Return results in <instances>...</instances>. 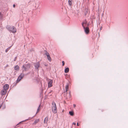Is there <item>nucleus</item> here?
Listing matches in <instances>:
<instances>
[{
    "mask_svg": "<svg viewBox=\"0 0 128 128\" xmlns=\"http://www.w3.org/2000/svg\"><path fill=\"white\" fill-rule=\"evenodd\" d=\"M13 7L14 8V7H15L16 6L15 4H14L13 5Z\"/></svg>",
    "mask_w": 128,
    "mask_h": 128,
    "instance_id": "obj_28",
    "label": "nucleus"
},
{
    "mask_svg": "<svg viewBox=\"0 0 128 128\" xmlns=\"http://www.w3.org/2000/svg\"><path fill=\"white\" fill-rule=\"evenodd\" d=\"M62 66H64V61H63L62 62Z\"/></svg>",
    "mask_w": 128,
    "mask_h": 128,
    "instance_id": "obj_23",
    "label": "nucleus"
},
{
    "mask_svg": "<svg viewBox=\"0 0 128 128\" xmlns=\"http://www.w3.org/2000/svg\"><path fill=\"white\" fill-rule=\"evenodd\" d=\"M45 54H46V55L47 56H48L50 55L47 52H46V53Z\"/></svg>",
    "mask_w": 128,
    "mask_h": 128,
    "instance_id": "obj_22",
    "label": "nucleus"
},
{
    "mask_svg": "<svg viewBox=\"0 0 128 128\" xmlns=\"http://www.w3.org/2000/svg\"><path fill=\"white\" fill-rule=\"evenodd\" d=\"M39 119H36L35 120L34 122V124H36V123H38V122L39 121Z\"/></svg>",
    "mask_w": 128,
    "mask_h": 128,
    "instance_id": "obj_15",
    "label": "nucleus"
},
{
    "mask_svg": "<svg viewBox=\"0 0 128 128\" xmlns=\"http://www.w3.org/2000/svg\"><path fill=\"white\" fill-rule=\"evenodd\" d=\"M77 126H79V124H78V123H77Z\"/></svg>",
    "mask_w": 128,
    "mask_h": 128,
    "instance_id": "obj_29",
    "label": "nucleus"
},
{
    "mask_svg": "<svg viewBox=\"0 0 128 128\" xmlns=\"http://www.w3.org/2000/svg\"><path fill=\"white\" fill-rule=\"evenodd\" d=\"M72 124L75 125L76 124V123L74 122H73Z\"/></svg>",
    "mask_w": 128,
    "mask_h": 128,
    "instance_id": "obj_25",
    "label": "nucleus"
},
{
    "mask_svg": "<svg viewBox=\"0 0 128 128\" xmlns=\"http://www.w3.org/2000/svg\"><path fill=\"white\" fill-rule=\"evenodd\" d=\"M84 30L86 33L88 34L89 33V28L88 27L85 28V27H83Z\"/></svg>",
    "mask_w": 128,
    "mask_h": 128,
    "instance_id": "obj_6",
    "label": "nucleus"
},
{
    "mask_svg": "<svg viewBox=\"0 0 128 128\" xmlns=\"http://www.w3.org/2000/svg\"><path fill=\"white\" fill-rule=\"evenodd\" d=\"M48 120V117H46L44 120V123H47V122Z\"/></svg>",
    "mask_w": 128,
    "mask_h": 128,
    "instance_id": "obj_11",
    "label": "nucleus"
},
{
    "mask_svg": "<svg viewBox=\"0 0 128 128\" xmlns=\"http://www.w3.org/2000/svg\"><path fill=\"white\" fill-rule=\"evenodd\" d=\"M69 71V68H67L65 69L64 70V72L65 73H67Z\"/></svg>",
    "mask_w": 128,
    "mask_h": 128,
    "instance_id": "obj_13",
    "label": "nucleus"
},
{
    "mask_svg": "<svg viewBox=\"0 0 128 128\" xmlns=\"http://www.w3.org/2000/svg\"><path fill=\"white\" fill-rule=\"evenodd\" d=\"M53 80H50L48 83V87L50 88L52 86Z\"/></svg>",
    "mask_w": 128,
    "mask_h": 128,
    "instance_id": "obj_5",
    "label": "nucleus"
},
{
    "mask_svg": "<svg viewBox=\"0 0 128 128\" xmlns=\"http://www.w3.org/2000/svg\"><path fill=\"white\" fill-rule=\"evenodd\" d=\"M68 2L70 6H71L72 4V0H68Z\"/></svg>",
    "mask_w": 128,
    "mask_h": 128,
    "instance_id": "obj_16",
    "label": "nucleus"
},
{
    "mask_svg": "<svg viewBox=\"0 0 128 128\" xmlns=\"http://www.w3.org/2000/svg\"><path fill=\"white\" fill-rule=\"evenodd\" d=\"M67 98H68V97L67 96Z\"/></svg>",
    "mask_w": 128,
    "mask_h": 128,
    "instance_id": "obj_31",
    "label": "nucleus"
},
{
    "mask_svg": "<svg viewBox=\"0 0 128 128\" xmlns=\"http://www.w3.org/2000/svg\"><path fill=\"white\" fill-rule=\"evenodd\" d=\"M8 28L10 30H11L12 32H16V29L14 26L12 27V28H10L8 27Z\"/></svg>",
    "mask_w": 128,
    "mask_h": 128,
    "instance_id": "obj_4",
    "label": "nucleus"
},
{
    "mask_svg": "<svg viewBox=\"0 0 128 128\" xmlns=\"http://www.w3.org/2000/svg\"><path fill=\"white\" fill-rule=\"evenodd\" d=\"M19 66L18 65L16 66L14 68V69L15 70H19Z\"/></svg>",
    "mask_w": 128,
    "mask_h": 128,
    "instance_id": "obj_14",
    "label": "nucleus"
},
{
    "mask_svg": "<svg viewBox=\"0 0 128 128\" xmlns=\"http://www.w3.org/2000/svg\"><path fill=\"white\" fill-rule=\"evenodd\" d=\"M7 92V91L4 90H2L1 91V94L2 95H4L6 94Z\"/></svg>",
    "mask_w": 128,
    "mask_h": 128,
    "instance_id": "obj_10",
    "label": "nucleus"
},
{
    "mask_svg": "<svg viewBox=\"0 0 128 128\" xmlns=\"http://www.w3.org/2000/svg\"><path fill=\"white\" fill-rule=\"evenodd\" d=\"M74 107L75 108L76 106V105L75 104H74L73 105Z\"/></svg>",
    "mask_w": 128,
    "mask_h": 128,
    "instance_id": "obj_26",
    "label": "nucleus"
},
{
    "mask_svg": "<svg viewBox=\"0 0 128 128\" xmlns=\"http://www.w3.org/2000/svg\"><path fill=\"white\" fill-rule=\"evenodd\" d=\"M70 92H69V98H70Z\"/></svg>",
    "mask_w": 128,
    "mask_h": 128,
    "instance_id": "obj_24",
    "label": "nucleus"
},
{
    "mask_svg": "<svg viewBox=\"0 0 128 128\" xmlns=\"http://www.w3.org/2000/svg\"><path fill=\"white\" fill-rule=\"evenodd\" d=\"M102 29V28H100V29Z\"/></svg>",
    "mask_w": 128,
    "mask_h": 128,
    "instance_id": "obj_33",
    "label": "nucleus"
},
{
    "mask_svg": "<svg viewBox=\"0 0 128 128\" xmlns=\"http://www.w3.org/2000/svg\"><path fill=\"white\" fill-rule=\"evenodd\" d=\"M69 114L71 116H73L74 114V113L72 111H70L69 112Z\"/></svg>",
    "mask_w": 128,
    "mask_h": 128,
    "instance_id": "obj_17",
    "label": "nucleus"
},
{
    "mask_svg": "<svg viewBox=\"0 0 128 128\" xmlns=\"http://www.w3.org/2000/svg\"><path fill=\"white\" fill-rule=\"evenodd\" d=\"M2 16V14H1L0 13V18H1Z\"/></svg>",
    "mask_w": 128,
    "mask_h": 128,
    "instance_id": "obj_27",
    "label": "nucleus"
},
{
    "mask_svg": "<svg viewBox=\"0 0 128 128\" xmlns=\"http://www.w3.org/2000/svg\"><path fill=\"white\" fill-rule=\"evenodd\" d=\"M9 88V85L8 84H6L4 85V90L7 91V90Z\"/></svg>",
    "mask_w": 128,
    "mask_h": 128,
    "instance_id": "obj_7",
    "label": "nucleus"
},
{
    "mask_svg": "<svg viewBox=\"0 0 128 128\" xmlns=\"http://www.w3.org/2000/svg\"><path fill=\"white\" fill-rule=\"evenodd\" d=\"M10 47L6 49V50L5 52H7L10 49Z\"/></svg>",
    "mask_w": 128,
    "mask_h": 128,
    "instance_id": "obj_21",
    "label": "nucleus"
},
{
    "mask_svg": "<svg viewBox=\"0 0 128 128\" xmlns=\"http://www.w3.org/2000/svg\"><path fill=\"white\" fill-rule=\"evenodd\" d=\"M52 111L54 113H56L57 112V110L56 108V104L54 102H53L52 103Z\"/></svg>",
    "mask_w": 128,
    "mask_h": 128,
    "instance_id": "obj_2",
    "label": "nucleus"
},
{
    "mask_svg": "<svg viewBox=\"0 0 128 128\" xmlns=\"http://www.w3.org/2000/svg\"><path fill=\"white\" fill-rule=\"evenodd\" d=\"M87 23V22L86 20L84 21L82 23V25L83 27H85V26H84V24H86Z\"/></svg>",
    "mask_w": 128,
    "mask_h": 128,
    "instance_id": "obj_12",
    "label": "nucleus"
},
{
    "mask_svg": "<svg viewBox=\"0 0 128 128\" xmlns=\"http://www.w3.org/2000/svg\"><path fill=\"white\" fill-rule=\"evenodd\" d=\"M47 56L48 58V60L50 62L51 61V59L50 57V55H49Z\"/></svg>",
    "mask_w": 128,
    "mask_h": 128,
    "instance_id": "obj_19",
    "label": "nucleus"
},
{
    "mask_svg": "<svg viewBox=\"0 0 128 128\" xmlns=\"http://www.w3.org/2000/svg\"><path fill=\"white\" fill-rule=\"evenodd\" d=\"M69 86L68 84H66L65 87V89H66V90L64 91V92H66L68 91L69 88Z\"/></svg>",
    "mask_w": 128,
    "mask_h": 128,
    "instance_id": "obj_9",
    "label": "nucleus"
},
{
    "mask_svg": "<svg viewBox=\"0 0 128 128\" xmlns=\"http://www.w3.org/2000/svg\"><path fill=\"white\" fill-rule=\"evenodd\" d=\"M40 105L39 106L38 108V109L37 112V113L39 112V110H40Z\"/></svg>",
    "mask_w": 128,
    "mask_h": 128,
    "instance_id": "obj_20",
    "label": "nucleus"
},
{
    "mask_svg": "<svg viewBox=\"0 0 128 128\" xmlns=\"http://www.w3.org/2000/svg\"><path fill=\"white\" fill-rule=\"evenodd\" d=\"M24 76V74H21L20 75L17 80V82H18Z\"/></svg>",
    "mask_w": 128,
    "mask_h": 128,
    "instance_id": "obj_3",
    "label": "nucleus"
},
{
    "mask_svg": "<svg viewBox=\"0 0 128 128\" xmlns=\"http://www.w3.org/2000/svg\"><path fill=\"white\" fill-rule=\"evenodd\" d=\"M30 65L29 64L23 65L22 67V72L28 71L30 68Z\"/></svg>",
    "mask_w": 128,
    "mask_h": 128,
    "instance_id": "obj_1",
    "label": "nucleus"
},
{
    "mask_svg": "<svg viewBox=\"0 0 128 128\" xmlns=\"http://www.w3.org/2000/svg\"><path fill=\"white\" fill-rule=\"evenodd\" d=\"M102 29V28H100V29Z\"/></svg>",
    "mask_w": 128,
    "mask_h": 128,
    "instance_id": "obj_32",
    "label": "nucleus"
},
{
    "mask_svg": "<svg viewBox=\"0 0 128 128\" xmlns=\"http://www.w3.org/2000/svg\"><path fill=\"white\" fill-rule=\"evenodd\" d=\"M16 59V58H15V59L14 60V61H15Z\"/></svg>",
    "mask_w": 128,
    "mask_h": 128,
    "instance_id": "obj_30",
    "label": "nucleus"
},
{
    "mask_svg": "<svg viewBox=\"0 0 128 128\" xmlns=\"http://www.w3.org/2000/svg\"><path fill=\"white\" fill-rule=\"evenodd\" d=\"M40 64L39 62L36 63L35 64L34 66L36 68L38 69L40 66Z\"/></svg>",
    "mask_w": 128,
    "mask_h": 128,
    "instance_id": "obj_8",
    "label": "nucleus"
},
{
    "mask_svg": "<svg viewBox=\"0 0 128 128\" xmlns=\"http://www.w3.org/2000/svg\"><path fill=\"white\" fill-rule=\"evenodd\" d=\"M88 9L86 10L84 12L85 15H86V14L88 13Z\"/></svg>",
    "mask_w": 128,
    "mask_h": 128,
    "instance_id": "obj_18",
    "label": "nucleus"
}]
</instances>
